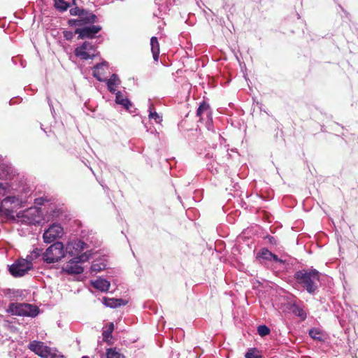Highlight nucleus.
<instances>
[{"label":"nucleus","instance_id":"nucleus-19","mask_svg":"<svg viewBox=\"0 0 358 358\" xmlns=\"http://www.w3.org/2000/svg\"><path fill=\"white\" fill-rule=\"evenodd\" d=\"M107 358H125L124 355L120 352L117 348H110L106 349Z\"/></svg>","mask_w":358,"mask_h":358},{"label":"nucleus","instance_id":"nucleus-27","mask_svg":"<svg viewBox=\"0 0 358 358\" xmlns=\"http://www.w3.org/2000/svg\"><path fill=\"white\" fill-rule=\"evenodd\" d=\"M270 329L266 325H259L257 328V332L261 336H266L270 334Z\"/></svg>","mask_w":358,"mask_h":358},{"label":"nucleus","instance_id":"nucleus-30","mask_svg":"<svg viewBox=\"0 0 358 358\" xmlns=\"http://www.w3.org/2000/svg\"><path fill=\"white\" fill-rule=\"evenodd\" d=\"M75 34H77L76 33H75V31L73 32V31H67V30H64L63 31V36H64V38L67 41H71L73 38Z\"/></svg>","mask_w":358,"mask_h":358},{"label":"nucleus","instance_id":"nucleus-24","mask_svg":"<svg viewBox=\"0 0 358 358\" xmlns=\"http://www.w3.org/2000/svg\"><path fill=\"white\" fill-rule=\"evenodd\" d=\"M309 336L315 340L321 341L322 339L320 330L316 328L310 329Z\"/></svg>","mask_w":358,"mask_h":358},{"label":"nucleus","instance_id":"nucleus-11","mask_svg":"<svg viewBox=\"0 0 358 358\" xmlns=\"http://www.w3.org/2000/svg\"><path fill=\"white\" fill-rule=\"evenodd\" d=\"M87 247V244L81 241H76L67 244L66 250L71 256H78L79 254Z\"/></svg>","mask_w":358,"mask_h":358},{"label":"nucleus","instance_id":"nucleus-9","mask_svg":"<svg viewBox=\"0 0 358 358\" xmlns=\"http://www.w3.org/2000/svg\"><path fill=\"white\" fill-rule=\"evenodd\" d=\"M101 29L100 25L92 24L78 27L75 30V33L78 35V39L94 38Z\"/></svg>","mask_w":358,"mask_h":358},{"label":"nucleus","instance_id":"nucleus-14","mask_svg":"<svg viewBox=\"0 0 358 358\" xmlns=\"http://www.w3.org/2000/svg\"><path fill=\"white\" fill-rule=\"evenodd\" d=\"M114 330V324L110 322L106 330H103L102 333L103 341L106 342L108 345H112L113 331Z\"/></svg>","mask_w":358,"mask_h":358},{"label":"nucleus","instance_id":"nucleus-15","mask_svg":"<svg viewBox=\"0 0 358 358\" xmlns=\"http://www.w3.org/2000/svg\"><path fill=\"white\" fill-rule=\"evenodd\" d=\"M151 51L155 61H158L159 55V43L156 36H152L150 39Z\"/></svg>","mask_w":358,"mask_h":358},{"label":"nucleus","instance_id":"nucleus-34","mask_svg":"<svg viewBox=\"0 0 358 358\" xmlns=\"http://www.w3.org/2000/svg\"><path fill=\"white\" fill-rule=\"evenodd\" d=\"M7 185L3 184V191H0V196H4L6 193Z\"/></svg>","mask_w":358,"mask_h":358},{"label":"nucleus","instance_id":"nucleus-2","mask_svg":"<svg viewBox=\"0 0 358 358\" xmlns=\"http://www.w3.org/2000/svg\"><path fill=\"white\" fill-rule=\"evenodd\" d=\"M70 15L77 16L76 19H70L67 23L69 26L83 27L92 24L97 22L98 17L91 10L76 6L69 10Z\"/></svg>","mask_w":358,"mask_h":358},{"label":"nucleus","instance_id":"nucleus-31","mask_svg":"<svg viewBox=\"0 0 358 358\" xmlns=\"http://www.w3.org/2000/svg\"><path fill=\"white\" fill-rule=\"evenodd\" d=\"M15 196H7L3 201H1V205H3V203L6 202H10L14 203L15 201Z\"/></svg>","mask_w":358,"mask_h":358},{"label":"nucleus","instance_id":"nucleus-35","mask_svg":"<svg viewBox=\"0 0 358 358\" xmlns=\"http://www.w3.org/2000/svg\"><path fill=\"white\" fill-rule=\"evenodd\" d=\"M33 211V214H35V213H38V211L36 208H31L29 209V210L27 211V213H31V212Z\"/></svg>","mask_w":358,"mask_h":358},{"label":"nucleus","instance_id":"nucleus-40","mask_svg":"<svg viewBox=\"0 0 358 358\" xmlns=\"http://www.w3.org/2000/svg\"><path fill=\"white\" fill-rule=\"evenodd\" d=\"M81 358H89L87 356H83Z\"/></svg>","mask_w":358,"mask_h":358},{"label":"nucleus","instance_id":"nucleus-25","mask_svg":"<svg viewBox=\"0 0 358 358\" xmlns=\"http://www.w3.org/2000/svg\"><path fill=\"white\" fill-rule=\"evenodd\" d=\"M258 257L264 259L271 260L272 257V252L266 248H263L259 251Z\"/></svg>","mask_w":358,"mask_h":358},{"label":"nucleus","instance_id":"nucleus-38","mask_svg":"<svg viewBox=\"0 0 358 358\" xmlns=\"http://www.w3.org/2000/svg\"><path fill=\"white\" fill-rule=\"evenodd\" d=\"M2 206L1 203L0 204V212L2 211Z\"/></svg>","mask_w":358,"mask_h":358},{"label":"nucleus","instance_id":"nucleus-32","mask_svg":"<svg viewBox=\"0 0 358 358\" xmlns=\"http://www.w3.org/2000/svg\"><path fill=\"white\" fill-rule=\"evenodd\" d=\"M45 199L42 197L37 198L35 199V203L38 205H43L44 203Z\"/></svg>","mask_w":358,"mask_h":358},{"label":"nucleus","instance_id":"nucleus-6","mask_svg":"<svg viewBox=\"0 0 358 358\" xmlns=\"http://www.w3.org/2000/svg\"><path fill=\"white\" fill-rule=\"evenodd\" d=\"M32 268V263L30 260L19 259L10 266L9 271L14 277H22Z\"/></svg>","mask_w":358,"mask_h":358},{"label":"nucleus","instance_id":"nucleus-37","mask_svg":"<svg viewBox=\"0 0 358 358\" xmlns=\"http://www.w3.org/2000/svg\"><path fill=\"white\" fill-rule=\"evenodd\" d=\"M0 191H3V183L0 182Z\"/></svg>","mask_w":358,"mask_h":358},{"label":"nucleus","instance_id":"nucleus-36","mask_svg":"<svg viewBox=\"0 0 358 358\" xmlns=\"http://www.w3.org/2000/svg\"><path fill=\"white\" fill-rule=\"evenodd\" d=\"M268 240L271 243H275V238L272 236H268Z\"/></svg>","mask_w":358,"mask_h":358},{"label":"nucleus","instance_id":"nucleus-3","mask_svg":"<svg viewBox=\"0 0 358 358\" xmlns=\"http://www.w3.org/2000/svg\"><path fill=\"white\" fill-rule=\"evenodd\" d=\"M7 311L12 315L17 316L36 317L38 313V308L32 304L25 303H11Z\"/></svg>","mask_w":358,"mask_h":358},{"label":"nucleus","instance_id":"nucleus-8","mask_svg":"<svg viewBox=\"0 0 358 358\" xmlns=\"http://www.w3.org/2000/svg\"><path fill=\"white\" fill-rule=\"evenodd\" d=\"M28 348L42 358H55V354L51 352V348L45 346L42 342L33 341L29 343Z\"/></svg>","mask_w":358,"mask_h":358},{"label":"nucleus","instance_id":"nucleus-5","mask_svg":"<svg viewBox=\"0 0 358 358\" xmlns=\"http://www.w3.org/2000/svg\"><path fill=\"white\" fill-rule=\"evenodd\" d=\"M88 259L89 255L85 252L83 253L70 259L62 269L68 274H80L84 268L79 264L87 262Z\"/></svg>","mask_w":358,"mask_h":358},{"label":"nucleus","instance_id":"nucleus-33","mask_svg":"<svg viewBox=\"0 0 358 358\" xmlns=\"http://www.w3.org/2000/svg\"><path fill=\"white\" fill-rule=\"evenodd\" d=\"M271 259H273L275 262H282V261L278 257V256L273 253H272Z\"/></svg>","mask_w":358,"mask_h":358},{"label":"nucleus","instance_id":"nucleus-20","mask_svg":"<svg viewBox=\"0 0 358 358\" xmlns=\"http://www.w3.org/2000/svg\"><path fill=\"white\" fill-rule=\"evenodd\" d=\"M103 64H98L96 65L93 70V76L95 77L98 80L103 81Z\"/></svg>","mask_w":358,"mask_h":358},{"label":"nucleus","instance_id":"nucleus-4","mask_svg":"<svg viewBox=\"0 0 358 358\" xmlns=\"http://www.w3.org/2000/svg\"><path fill=\"white\" fill-rule=\"evenodd\" d=\"M43 259L48 264L57 262L64 257V245L61 242H56L48 248L43 253Z\"/></svg>","mask_w":358,"mask_h":358},{"label":"nucleus","instance_id":"nucleus-13","mask_svg":"<svg viewBox=\"0 0 358 358\" xmlns=\"http://www.w3.org/2000/svg\"><path fill=\"white\" fill-rule=\"evenodd\" d=\"M92 284L94 288L101 292L108 291L110 286V284L108 280L102 278L96 280L95 281L92 282Z\"/></svg>","mask_w":358,"mask_h":358},{"label":"nucleus","instance_id":"nucleus-23","mask_svg":"<svg viewBox=\"0 0 358 358\" xmlns=\"http://www.w3.org/2000/svg\"><path fill=\"white\" fill-rule=\"evenodd\" d=\"M245 358H262V356L259 354V352L257 348H250L245 353Z\"/></svg>","mask_w":358,"mask_h":358},{"label":"nucleus","instance_id":"nucleus-26","mask_svg":"<svg viewBox=\"0 0 358 358\" xmlns=\"http://www.w3.org/2000/svg\"><path fill=\"white\" fill-rule=\"evenodd\" d=\"M42 250L36 248L34 249L29 255L27 257V259L30 260V262L32 263V261L37 259L41 254Z\"/></svg>","mask_w":358,"mask_h":358},{"label":"nucleus","instance_id":"nucleus-39","mask_svg":"<svg viewBox=\"0 0 358 358\" xmlns=\"http://www.w3.org/2000/svg\"><path fill=\"white\" fill-rule=\"evenodd\" d=\"M73 5H76V0H73Z\"/></svg>","mask_w":358,"mask_h":358},{"label":"nucleus","instance_id":"nucleus-12","mask_svg":"<svg viewBox=\"0 0 358 358\" xmlns=\"http://www.w3.org/2000/svg\"><path fill=\"white\" fill-rule=\"evenodd\" d=\"M104 304L110 308H117L121 306H124L127 303V301L122 299H114V298H103Z\"/></svg>","mask_w":358,"mask_h":358},{"label":"nucleus","instance_id":"nucleus-7","mask_svg":"<svg viewBox=\"0 0 358 358\" xmlns=\"http://www.w3.org/2000/svg\"><path fill=\"white\" fill-rule=\"evenodd\" d=\"M75 55L81 59L87 60L96 56V47L91 42L85 41L74 50Z\"/></svg>","mask_w":358,"mask_h":358},{"label":"nucleus","instance_id":"nucleus-29","mask_svg":"<svg viewBox=\"0 0 358 358\" xmlns=\"http://www.w3.org/2000/svg\"><path fill=\"white\" fill-rule=\"evenodd\" d=\"M106 267L104 264H97L94 263L92 265L91 269L92 271L99 272L103 270Z\"/></svg>","mask_w":358,"mask_h":358},{"label":"nucleus","instance_id":"nucleus-28","mask_svg":"<svg viewBox=\"0 0 358 358\" xmlns=\"http://www.w3.org/2000/svg\"><path fill=\"white\" fill-rule=\"evenodd\" d=\"M149 118L154 120L156 123H160L162 120V117L156 112L150 110Z\"/></svg>","mask_w":358,"mask_h":358},{"label":"nucleus","instance_id":"nucleus-22","mask_svg":"<svg viewBox=\"0 0 358 358\" xmlns=\"http://www.w3.org/2000/svg\"><path fill=\"white\" fill-rule=\"evenodd\" d=\"M209 105L206 102H202L196 110V116L201 117L203 113H206L207 115L209 113Z\"/></svg>","mask_w":358,"mask_h":358},{"label":"nucleus","instance_id":"nucleus-16","mask_svg":"<svg viewBox=\"0 0 358 358\" xmlns=\"http://www.w3.org/2000/svg\"><path fill=\"white\" fill-rule=\"evenodd\" d=\"M289 309H290V310L292 311V313L293 314H294L295 315L299 317L303 320H304L306 318V312L303 310V309L301 307H300L299 306H298L295 303H292L290 305V308Z\"/></svg>","mask_w":358,"mask_h":358},{"label":"nucleus","instance_id":"nucleus-10","mask_svg":"<svg viewBox=\"0 0 358 358\" xmlns=\"http://www.w3.org/2000/svg\"><path fill=\"white\" fill-rule=\"evenodd\" d=\"M63 234V228L60 224H53L46 231H45L43 238L45 243H51L56 238H59Z\"/></svg>","mask_w":358,"mask_h":358},{"label":"nucleus","instance_id":"nucleus-17","mask_svg":"<svg viewBox=\"0 0 358 358\" xmlns=\"http://www.w3.org/2000/svg\"><path fill=\"white\" fill-rule=\"evenodd\" d=\"M120 83V80L116 74H113L107 80V86L110 92H115V87Z\"/></svg>","mask_w":358,"mask_h":358},{"label":"nucleus","instance_id":"nucleus-21","mask_svg":"<svg viewBox=\"0 0 358 358\" xmlns=\"http://www.w3.org/2000/svg\"><path fill=\"white\" fill-rule=\"evenodd\" d=\"M55 8L60 11H65L70 6V4L64 0H54Z\"/></svg>","mask_w":358,"mask_h":358},{"label":"nucleus","instance_id":"nucleus-1","mask_svg":"<svg viewBox=\"0 0 358 358\" xmlns=\"http://www.w3.org/2000/svg\"><path fill=\"white\" fill-rule=\"evenodd\" d=\"M294 279L309 294H313L317 289L320 281V273L316 269H303L294 273Z\"/></svg>","mask_w":358,"mask_h":358},{"label":"nucleus","instance_id":"nucleus-18","mask_svg":"<svg viewBox=\"0 0 358 358\" xmlns=\"http://www.w3.org/2000/svg\"><path fill=\"white\" fill-rule=\"evenodd\" d=\"M115 101L117 104L122 105L127 110L131 106L130 101L127 98H124L120 92L116 93Z\"/></svg>","mask_w":358,"mask_h":358}]
</instances>
